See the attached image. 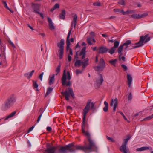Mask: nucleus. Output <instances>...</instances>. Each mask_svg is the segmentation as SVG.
<instances>
[{
    "label": "nucleus",
    "instance_id": "1",
    "mask_svg": "<svg viewBox=\"0 0 153 153\" xmlns=\"http://www.w3.org/2000/svg\"><path fill=\"white\" fill-rule=\"evenodd\" d=\"M87 123H82V132L84 135L87 137L89 142V145L87 146L85 141L84 143L85 146H80L76 145L74 146L73 143H70L64 146H61L58 149L59 153H67L68 151L73 152L76 150H82L85 153H89L92 151H97V147L96 145L94 140L91 139L90 133L87 131H85V128Z\"/></svg>",
    "mask_w": 153,
    "mask_h": 153
},
{
    "label": "nucleus",
    "instance_id": "2",
    "mask_svg": "<svg viewBox=\"0 0 153 153\" xmlns=\"http://www.w3.org/2000/svg\"><path fill=\"white\" fill-rule=\"evenodd\" d=\"M149 36V34H147L144 36H141L138 42L135 44L136 45L133 46V48L134 49L142 46L144 45V43L145 44L149 41L150 40V37H148Z\"/></svg>",
    "mask_w": 153,
    "mask_h": 153
},
{
    "label": "nucleus",
    "instance_id": "3",
    "mask_svg": "<svg viewBox=\"0 0 153 153\" xmlns=\"http://www.w3.org/2000/svg\"><path fill=\"white\" fill-rule=\"evenodd\" d=\"M61 93L63 96H65V99L67 101L69 100V97L71 96L74 97V94L73 90L70 87L67 88L65 92H62Z\"/></svg>",
    "mask_w": 153,
    "mask_h": 153
},
{
    "label": "nucleus",
    "instance_id": "4",
    "mask_svg": "<svg viewBox=\"0 0 153 153\" xmlns=\"http://www.w3.org/2000/svg\"><path fill=\"white\" fill-rule=\"evenodd\" d=\"M64 44V41L63 39H61L60 42L57 44L58 47L59 48V49L58 50V53L59 55V58L60 59H62L63 57Z\"/></svg>",
    "mask_w": 153,
    "mask_h": 153
},
{
    "label": "nucleus",
    "instance_id": "5",
    "mask_svg": "<svg viewBox=\"0 0 153 153\" xmlns=\"http://www.w3.org/2000/svg\"><path fill=\"white\" fill-rule=\"evenodd\" d=\"M127 138L124 140V142L120 148V150L123 153H128L126 149V145L128 140L131 138V137L129 135H127Z\"/></svg>",
    "mask_w": 153,
    "mask_h": 153
},
{
    "label": "nucleus",
    "instance_id": "6",
    "mask_svg": "<svg viewBox=\"0 0 153 153\" xmlns=\"http://www.w3.org/2000/svg\"><path fill=\"white\" fill-rule=\"evenodd\" d=\"M88 60L89 59L88 58H86L83 61H81L80 60H78L75 62L74 66L75 67H79L80 66L81 64H82V68L84 69L88 65Z\"/></svg>",
    "mask_w": 153,
    "mask_h": 153
},
{
    "label": "nucleus",
    "instance_id": "7",
    "mask_svg": "<svg viewBox=\"0 0 153 153\" xmlns=\"http://www.w3.org/2000/svg\"><path fill=\"white\" fill-rule=\"evenodd\" d=\"M105 65L103 59L101 58L99 63V65L94 67V70L98 72L102 71L105 68Z\"/></svg>",
    "mask_w": 153,
    "mask_h": 153
},
{
    "label": "nucleus",
    "instance_id": "8",
    "mask_svg": "<svg viewBox=\"0 0 153 153\" xmlns=\"http://www.w3.org/2000/svg\"><path fill=\"white\" fill-rule=\"evenodd\" d=\"M73 20L72 22L71 27L68 33V34L67 36L66 39V41H70L69 40V39L71 32L72 28L73 27L75 28L76 25L77 24V15L76 14H75L73 16Z\"/></svg>",
    "mask_w": 153,
    "mask_h": 153
},
{
    "label": "nucleus",
    "instance_id": "9",
    "mask_svg": "<svg viewBox=\"0 0 153 153\" xmlns=\"http://www.w3.org/2000/svg\"><path fill=\"white\" fill-rule=\"evenodd\" d=\"M90 102H88L86 106L83 110V117L82 123H87L86 121V114L88 112L90 108Z\"/></svg>",
    "mask_w": 153,
    "mask_h": 153
},
{
    "label": "nucleus",
    "instance_id": "10",
    "mask_svg": "<svg viewBox=\"0 0 153 153\" xmlns=\"http://www.w3.org/2000/svg\"><path fill=\"white\" fill-rule=\"evenodd\" d=\"M59 146H52L49 144L47 145L46 149L44 152V153H56V151L58 149Z\"/></svg>",
    "mask_w": 153,
    "mask_h": 153
},
{
    "label": "nucleus",
    "instance_id": "11",
    "mask_svg": "<svg viewBox=\"0 0 153 153\" xmlns=\"http://www.w3.org/2000/svg\"><path fill=\"white\" fill-rule=\"evenodd\" d=\"M66 76V71L64 70L62 78V85L63 86L66 85V86H71V84L70 81H69L66 82L67 79Z\"/></svg>",
    "mask_w": 153,
    "mask_h": 153
},
{
    "label": "nucleus",
    "instance_id": "12",
    "mask_svg": "<svg viewBox=\"0 0 153 153\" xmlns=\"http://www.w3.org/2000/svg\"><path fill=\"white\" fill-rule=\"evenodd\" d=\"M103 81L102 75L101 74H99L96 80V86L97 87V88H98L102 85Z\"/></svg>",
    "mask_w": 153,
    "mask_h": 153
},
{
    "label": "nucleus",
    "instance_id": "13",
    "mask_svg": "<svg viewBox=\"0 0 153 153\" xmlns=\"http://www.w3.org/2000/svg\"><path fill=\"white\" fill-rule=\"evenodd\" d=\"M6 100L10 104V105L12 106L16 101V97L14 94L10 96Z\"/></svg>",
    "mask_w": 153,
    "mask_h": 153
},
{
    "label": "nucleus",
    "instance_id": "14",
    "mask_svg": "<svg viewBox=\"0 0 153 153\" xmlns=\"http://www.w3.org/2000/svg\"><path fill=\"white\" fill-rule=\"evenodd\" d=\"M118 104V100L117 98H115L114 100L113 99H111V103L110 105L112 106L114 105L113 111L115 112L116 111V108Z\"/></svg>",
    "mask_w": 153,
    "mask_h": 153
},
{
    "label": "nucleus",
    "instance_id": "15",
    "mask_svg": "<svg viewBox=\"0 0 153 153\" xmlns=\"http://www.w3.org/2000/svg\"><path fill=\"white\" fill-rule=\"evenodd\" d=\"M109 50V49L103 46L99 47L97 49V50H99V53L101 54L106 53Z\"/></svg>",
    "mask_w": 153,
    "mask_h": 153
},
{
    "label": "nucleus",
    "instance_id": "16",
    "mask_svg": "<svg viewBox=\"0 0 153 153\" xmlns=\"http://www.w3.org/2000/svg\"><path fill=\"white\" fill-rule=\"evenodd\" d=\"M40 7V5L39 4L33 3L32 4L31 7L33 10V12L36 13L39 11Z\"/></svg>",
    "mask_w": 153,
    "mask_h": 153
},
{
    "label": "nucleus",
    "instance_id": "17",
    "mask_svg": "<svg viewBox=\"0 0 153 153\" xmlns=\"http://www.w3.org/2000/svg\"><path fill=\"white\" fill-rule=\"evenodd\" d=\"M128 84L129 87H131V84L132 80V78L131 76L129 74H127V76Z\"/></svg>",
    "mask_w": 153,
    "mask_h": 153
},
{
    "label": "nucleus",
    "instance_id": "18",
    "mask_svg": "<svg viewBox=\"0 0 153 153\" xmlns=\"http://www.w3.org/2000/svg\"><path fill=\"white\" fill-rule=\"evenodd\" d=\"M48 21L49 23L50 28L51 30L54 29L55 28V27L53 25L51 19L50 18L48 17Z\"/></svg>",
    "mask_w": 153,
    "mask_h": 153
},
{
    "label": "nucleus",
    "instance_id": "19",
    "mask_svg": "<svg viewBox=\"0 0 153 153\" xmlns=\"http://www.w3.org/2000/svg\"><path fill=\"white\" fill-rule=\"evenodd\" d=\"M34 71V70H33L29 74L28 73H26L24 74V76L29 79L32 76Z\"/></svg>",
    "mask_w": 153,
    "mask_h": 153
},
{
    "label": "nucleus",
    "instance_id": "20",
    "mask_svg": "<svg viewBox=\"0 0 153 153\" xmlns=\"http://www.w3.org/2000/svg\"><path fill=\"white\" fill-rule=\"evenodd\" d=\"M9 108H10L4 103L2 105L1 107V109L3 111H5Z\"/></svg>",
    "mask_w": 153,
    "mask_h": 153
},
{
    "label": "nucleus",
    "instance_id": "21",
    "mask_svg": "<svg viewBox=\"0 0 153 153\" xmlns=\"http://www.w3.org/2000/svg\"><path fill=\"white\" fill-rule=\"evenodd\" d=\"M54 75L53 74L52 76H49V84L50 85H51L53 83V82L54 80Z\"/></svg>",
    "mask_w": 153,
    "mask_h": 153
},
{
    "label": "nucleus",
    "instance_id": "22",
    "mask_svg": "<svg viewBox=\"0 0 153 153\" xmlns=\"http://www.w3.org/2000/svg\"><path fill=\"white\" fill-rule=\"evenodd\" d=\"M66 13L65 11L64 10H62L61 13L59 15L60 18L62 19H64L65 17Z\"/></svg>",
    "mask_w": 153,
    "mask_h": 153
},
{
    "label": "nucleus",
    "instance_id": "23",
    "mask_svg": "<svg viewBox=\"0 0 153 153\" xmlns=\"http://www.w3.org/2000/svg\"><path fill=\"white\" fill-rule=\"evenodd\" d=\"M149 147L144 146L140 148H138L136 149V150L138 151H142L146 150L149 149Z\"/></svg>",
    "mask_w": 153,
    "mask_h": 153
},
{
    "label": "nucleus",
    "instance_id": "24",
    "mask_svg": "<svg viewBox=\"0 0 153 153\" xmlns=\"http://www.w3.org/2000/svg\"><path fill=\"white\" fill-rule=\"evenodd\" d=\"M16 111H15L12 112V113H11L8 116H7L5 118L4 120H7L9 118H11V117H13L16 114Z\"/></svg>",
    "mask_w": 153,
    "mask_h": 153
},
{
    "label": "nucleus",
    "instance_id": "25",
    "mask_svg": "<svg viewBox=\"0 0 153 153\" xmlns=\"http://www.w3.org/2000/svg\"><path fill=\"white\" fill-rule=\"evenodd\" d=\"M104 104L105 106L103 108V110L104 112H107L108 111V103L105 101L104 102Z\"/></svg>",
    "mask_w": 153,
    "mask_h": 153
},
{
    "label": "nucleus",
    "instance_id": "26",
    "mask_svg": "<svg viewBox=\"0 0 153 153\" xmlns=\"http://www.w3.org/2000/svg\"><path fill=\"white\" fill-rule=\"evenodd\" d=\"M131 44V40H127L126 42L123 43L122 45L123 46H126V47L125 48V49H126L128 47V46Z\"/></svg>",
    "mask_w": 153,
    "mask_h": 153
},
{
    "label": "nucleus",
    "instance_id": "27",
    "mask_svg": "<svg viewBox=\"0 0 153 153\" xmlns=\"http://www.w3.org/2000/svg\"><path fill=\"white\" fill-rule=\"evenodd\" d=\"M129 16L130 17L133 18L134 19H139V14H134Z\"/></svg>",
    "mask_w": 153,
    "mask_h": 153
},
{
    "label": "nucleus",
    "instance_id": "28",
    "mask_svg": "<svg viewBox=\"0 0 153 153\" xmlns=\"http://www.w3.org/2000/svg\"><path fill=\"white\" fill-rule=\"evenodd\" d=\"M61 66V65L59 64L56 67L55 70V71L56 73V75H57L60 72Z\"/></svg>",
    "mask_w": 153,
    "mask_h": 153
},
{
    "label": "nucleus",
    "instance_id": "29",
    "mask_svg": "<svg viewBox=\"0 0 153 153\" xmlns=\"http://www.w3.org/2000/svg\"><path fill=\"white\" fill-rule=\"evenodd\" d=\"M53 88H48L47 92L46 93L45 97H46V96L48 95L50 93H51V92L53 90Z\"/></svg>",
    "mask_w": 153,
    "mask_h": 153
},
{
    "label": "nucleus",
    "instance_id": "30",
    "mask_svg": "<svg viewBox=\"0 0 153 153\" xmlns=\"http://www.w3.org/2000/svg\"><path fill=\"white\" fill-rule=\"evenodd\" d=\"M117 62V59H115L113 60H109V62L113 66H115Z\"/></svg>",
    "mask_w": 153,
    "mask_h": 153
},
{
    "label": "nucleus",
    "instance_id": "31",
    "mask_svg": "<svg viewBox=\"0 0 153 153\" xmlns=\"http://www.w3.org/2000/svg\"><path fill=\"white\" fill-rule=\"evenodd\" d=\"M116 49L112 47L111 48V49L109 50L108 51L109 53L111 54H113L114 52L116 50Z\"/></svg>",
    "mask_w": 153,
    "mask_h": 153
},
{
    "label": "nucleus",
    "instance_id": "32",
    "mask_svg": "<svg viewBox=\"0 0 153 153\" xmlns=\"http://www.w3.org/2000/svg\"><path fill=\"white\" fill-rule=\"evenodd\" d=\"M66 43L67 44V50L68 51V50H70V49H71L70 48V41H66Z\"/></svg>",
    "mask_w": 153,
    "mask_h": 153
},
{
    "label": "nucleus",
    "instance_id": "33",
    "mask_svg": "<svg viewBox=\"0 0 153 153\" xmlns=\"http://www.w3.org/2000/svg\"><path fill=\"white\" fill-rule=\"evenodd\" d=\"M123 45H121L118 48V52L119 54H121V53L123 48Z\"/></svg>",
    "mask_w": 153,
    "mask_h": 153
},
{
    "label": "nucleus",
    "instance_id": "34",
    "mask_svg": "<svg viewBox=\"0 0 153 153\" xmlns=\"http://www.w3.org/2000/svg\"><path fill=\"white\" fill-rule=\"evenodd\" d=\"M119 44V42L117 41H115L114 42V45L113 47L116 49L118 47Z\"/></svg>",
    "mask_w": 153,
    "mask_h": 153
},
{
    "label": "nucleus",
    "instance_id": "35",
    "mask_svg": "<svg viewBox=\"0 0 153 153\" xmlns=\"http://www.w3.org/2000/svg\"><path fill=\"white\" fill-rule=\"evenodd\" d=\"M85 47H84L81 51L79 55L81 56L82 55V54H85Z\"/></svg>",
    "mask_w": 153,
    "mask_h": 153
},
{
    "label": "nucleus",
    "instance_id": "36",
    "mask_svg": "<svg viewBox=\"0 0 153 153\" xmlns=\"http://www.w3.org/2000/svg\"><path fill=\"white\" fill-rule=\"evenodd\" d=\"M148 15V13H143L142 14H139V19L144 18Z\"/></svg>",
    "mask_w": 153,
    "mask_h": 153
},
{
    "label": "nucleus",
    "instance_id": "37",
    "mask_svg": "<svg viewBox=\"0 0 153 153\" xmlns=\"http://www.w3.org/2000/svg\"><path fill=\"white\" fill-rule=\"evenodd\" d=\"M135 12L134 10H128L126 11V14L134 13Z\"/></svg>",
    "mask_w": 153,
    "mask_h": 153
},
{
    "label": "nucleus",
    "instance_id": "38",
    "mask_svg": "<svg viewBox=\"0 0 153 153\" xmlns=\"http://www.w3.org/2000/svg\"><path fill=\"white\" fill-rule=\"evenodd\" d=\"M91 37L88 38L87 39V41L88 43L90 45H91L92 44L91 43Z\"/></svg>",
    "mask_w": 153,
    "mask_h": 153
},
{
    "label": "nucleus",
    "instance_id": "39",
    "mask_svg": "<svg viewBox=\"0 0 153 153\" xmlns=\"http://www.w3.org/2000/svg\"><path fill=\"white\" fill-rule=\"evenodd\" d=\"M33 86L34 88H37L38 87V85L37 83L35 81H33Z\"/></svg>",
    "mask_w": 153,
    "mask_h": 153
},
{
    "label": "nucleus",
    "instance_id": "40",
    "mask_svg": "<svg viewBox=\"0 0 153 153\" xmlns=\"http://www.w3.org/2000/svg\"><path fill=\"white\" fill-rule=\"evenodd\" d=\"M67 79L68 80H70L71 78L70 74L69 71L67 72Z\"/></svg>",
    "mask_w": 153,
    "mask_h": 153
},
{
    "label": "nucleus",
    "instance_id": "41",
    "mask_svg": "<svg viewBox=\"0 0 153 153\" xmlns=\"http://www.w3.org/2000/svg\"><path fill=\"white\" fill-rule=\"evenodd\" d=\"M1 2H2V3H3V4L4 6L7 9V8H8V7L7 6L6 2V1H1Z\"/></svg>",
    "mask_w": 153,
    "mask_h": 153
},
{
    "label": "nucleus",
    "instance_id": "42",
    "mask_svg": "<svg viewBox=\"0 0 153 153\" xmlns=\"http://www.w3.org/2000/svg\"><path fill=\"white\" fill-rule=\"evenodd\" d=\"M121 67L124 69V71H126L128 69L126 65L123 64L121 65Z\"/></svg>",
    "mask_w": 153,
    "mask_h": 153
},
{
    "label": "nucleus",
    "instance_id": "43",
    "mask_svg": "<svg viewBox=\"0 0 153 153\" xmlns=\"http://www.w3.org/2000/svg\"><path fill=\"white\" fill-rule=\"evenodd\" d=\"M118 3L121 5H124L125 4V1L124 0H121L119 1Z\"/></svg>",
    "mask_w": 153,
    "mask_h": 153
},
{
    "label": "nucleus",
    "instance_id": "44",
    "mask_svg": "<svg viewBox=\"0 0 153 153\" xmlns=\"http://www.w3.org/2000/svg\"><path fill=\"white\" fill-rule=\"evenodd\" d=\"M93 5L94 6H101V4L100 2H96L93 3Z\"/></svg>",
    "mask_w": 153,
    "mask_h": 153
},
{
    "label": "nucleus",
    "instance_id": "45",
    "mask_svg": "<svg viewBox=\"0 0 153 153\" xmlns=\"http://www.w3.org/2000/svg\"><path fill=\"white\" fill-rule=\"evenodd\" d=\"M128 100H131L132 99V94L131 93H130L128 97Z\"/></svg>",
    "mask_w": 153,
    "mask_h": 153
},
{
    "label": "nucleus",
    "instance_id": "46",
    "mask_svg": "<svg viewBox=\"0 0 153 153\" xmlns=\"http://www.w3.org/2000/svg\"><path fill=\"white\" fill-rule=\"evenodd\" d=\"M106 137H107V139L108 140H110L111 141V142H114V140L113 139V138H111L110 137H108V136H106Z\"/></svg>",
    "mask_w": 153,
    "mask_h": 153
},
{
    "label": "nucleus",
    "instance_id": "47",
    "mask_svg": "<svg viewBox=\"0 0 153 153\" xmlns=\"http://www.w3.org/2000/svg\"><path fill=\"white\" fill-rule=\"evenodd\" d=\"M53 7L55 9L59 8V4L58 3H56Z\"/></svg>",
    "mask_w": 153,
    "mask_h": 153
},
{
    "label": "nucleus",
    "instance_id": "48",
    "mask_svg": "<svg viewBox=\"0 0 153 153\" xmlns=\"http://www.w3.org/2000/svg\"><path fill=\"white\" fill-rule=\"evenodd\" d=\"M152 116H150L148 117H146L144 119V120H149L151 119L152 118Z\"/></svg>",
    "mask_w": 153,
    "mask_h": 153
},
{
    "label": "nucleus",
    "instance_id": "49",
    "mask_svg": "<svg viewBox=\"0 0 153 153\" xmlns=\"http://www.w3.org/2000/svg\"><path fill=\"white\" fill-rule=\"evenodd\" d=\"M76 74L78 75L79 74H82V71L79 69H77L76 70Z\"/></svg>",
    "mask_w": 153,
    "mask_h": 153
},
{
    "label": "nucleus",
    "instance_id": "50",
    "mask_svg": "<svg viewBox=\"0 0 153 153\" xmlns=\"http://www.w3.org/2000/svg\"><path fill=\"white\" fill-rule=\"evenodd\" d=\"M44 74V73L42 72L39 76V78H40L41 81H42V76Z\"/></svg>",
    "mask_w": 153,
    "mask_h": 153
},
{
    "label": "nucleus",
    "instance_id": "51",
    "mask_svg": "<svg viewBox=\"0 0 153 153\" xmlns=\"http://www.w3.org/2000/svg\"><path fill=\"white\" fill-rule=\"evenodd\" d=\"M42 113H41L40 114V115L38 117V119H37V123H38L39 121H40V119H41V117L42 116Z\"/></svg>",
    "mask_w": 153,
    "mask_h": 153
},
{
    "label": "nucleus",
    "instance_id": "52",
    "mask_svg": "<svg viewBox=\"0 0 153 153\" xmlns=\"http://www.w3.org/2000/svg\"><path fill=\"white\" fill-rule=\"evenodd\" d=\"M113 10L114 11V12H119V13H120V9H114Z\"/></svg>",
    "mask_w": 153,
    "mask_h": 153
},
{
    "label": "nucleus",
    "instance_id": "53",
    "mask_svg": "<svg viewBox=\"0 0 153 153\" xmlns=\"http://www.w3.org/2000/svg\"><path fill=\"white\" fill-rule=\"evenodd\" d=\"M120 13H122L123 15L126 14V12H124L122 9H120Z\"/></svg>",
    "mask_w": 153,
    "mask_h": 153
},
{
    "label": "nucleus",
    "instance_id": "54",
    "mask_svg": "<svg viewBox=\"0 0 153 153\" xmlns=\"http://www.w3.org/2000/svg\"><path fill=\"white\" fill-rule=\"evenodd\" d=\"M4 103L6 104L9 108H10L11 106L10 105V104H9L8 102L6 100L5 101Z\"/></svg>",
    "mask_w": 153,
    "mask_h": 153
},
{
    "label": "nucleus",
    "instance_id": "55",
    "mask_svg": "<svg viewBox=\"0 0 153 153\" xmlns=\"http://www.w3.org/2000/svg\"><path fill=\"white\" fill-rule=\"evenodd\" d=\"M9 43L13 48H16L15 45L11 41H9Z\"/></svg>",
    "mask_w": 153,
    "mask_h": 153
},
{
    "label": "nucleus",
    "instance_id": "56",
    "mask_svg": "<svg viewBox=\"0 0 153 153\" xmlns=\"http://www.w3.org/2000/svg\"><path fill=\"white\" fill-rule=\"evenodd\" d=\"M34 126H33L31 127H30L28 130V133H29L34 128Z\"/></svg>",
    "mask_w": 153,
    "mask_h": 153
},
{
    "label": "nucleus",
    "instance_id": "57",
    "mask_svg": "<svg viewBox=\"0 0 153 153\" xmlns=\"http://www.w3.org/2000/svg\"><path fill=\"white\" fill-rule=\"evenodd\" d=\"M120 114H121L123 117L126 120H127V118L124 115V114H123L122 112H120Z\"/></svg>",
    "mask_w": 153,
    "mask_h": 153
},
{
    "label": "nucleus",
    "instance_id": "58",
    "mask_svg": "<svg viewBox=\"0 0 153 153\" xmlns=\"http://www.w3.org/2000/svg\"><path fill=\"white\" fill-rule=\"evenodd\" d=\"M90 35L91 36V37L93 38L94 36V33L93 32H91L90 33Z\"/></svg>",
    "mask_w": 153,
    "mask_h": 153
},
{
    "label": "nucleus",
    "instance_id": "59",
    "mask_svg": "<svg viewBox=\"0 0 153 153\" xmlns=\"http://www.w3.org/2000/svg\"><path fill=\"white\" fill-rule=\"evenodd\" d=\"M94 104L93 102L91 103V108L92 109H93L94 108Z\"/></svg>",
    "mask_w": 153,
    "mask_h": 153
},
{
    "label": "nucleus",
    "instance_id": "60",
    "mask_svg": "<svg viewBox=\"0 0 153 153\" xmlns=\"http://www.w3.org/2000/svg\"><path fill=\"white\" fill-rule=\"evenodd\" d=\"M38 13V14H39L42 17V19H43L44 18V16H43V14L42 13H40L39 12V11H38V13Z\"/></svg>",
    "mask_w": 153,
    "mask_h": 153
},
{
    "label": "nucleus",
    "instance_id": "61",
    "mask_svg": "<svg viewBox=\"0 0 153 153\" xmlns=\"http://www.w3.org/2000/svg\"><path fill=\"white\" fill-rule=\"evenodd\" d=\"M27 26H28L29 28H30L32 30H33L34 29L33 27H31L29 24H27Z\"/></svg>",
    "mask_w": 153,
    "mask_h": 153
},
{
    "label": "nucleus",
    "instance_id": "62",
    "mask_svg": "<svg viewBox=\"0 0 153 153\" xmlns=\"http://www.w3.org/2000/svg\"><path fill=\"white\" fill-rule=\"evenodd\" d=\"M47 130L49 131H50L51 130V128L50 127H47Z\"/></svg>",
    "mask_w": 153,
    "mask_h": 153
},
{
    "label": "nucleus",
    "instance_id": "63",
    "mask_svg": "<svg viewBox=\"0 0 153 153\" xmlns=\"http://www.w3.org/2000/svg\"><path fill=\"white\" fill-rule=\"evenodd\" d=\"M68 59L69 61L70 62L71 60V59H72L71 57V56H70L69 55H68Z\"/></svg>",
    "mask_w": 153,
    "mask_h": 153
},
{
    "label": "nucleus",
    "instance_id": "64",
    "mask_svg": "<svg viewBox=\"0 0 153 153\" xmlns=\"http://www.w3.org/2000/svg\"><path fill=\"white\" fill-rule=\"evenodd\" d=\"M98 61V57L97 55L96 56V59L95 62L96 63Z\"/></svg>",
    "mask_w": 153,
    "mask_h": 153
}]
</instances>
